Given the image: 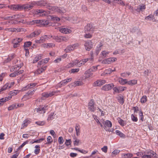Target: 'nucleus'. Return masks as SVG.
<instances>
[{"label": "nucleus", "mask_w": 158, "mask_h": 158, "mask_svg": "<svg viewBox=\"0 0 158 158\" xmlns=\"http://www.w3.org/2000/svg\"><path fill=\"white\" fill-rule=\"evenodd\" d=\"M43 3L44 5H43V6H45L49 10L60 14H62L64 13V10L62 8L58 7L57 6H51L50 3H47L46 1H44Z\"/></svg>", "instance_id": "1"}, {"label": "nucleus", "mask_w": 158, "mask_h": 158, "mask_svg": "<svg viewBox=\"0 0 158 158\" xmlns=\"http://www.w3.org/2000/svg\"><path fill=\"white\" fill-rule=\"evenodd\" d=\"M43 1H41L38 2H32L30 5H25L22 6L23 9H28L29 10L31 9L34 6L37 5L40 6H43Z\"/></svg>", "instance_id": "2"}, {"label": "nucleus", "mask_w": 158, "mask_h": 158, "mask_svg": "<svg viewBox=\"0 0 158 158\" xmlns=\"http://www.w3.org/2000/svg\"><path fill=\"white\" fill-rule=\"evenodd\" d=\"M156 154L152 150L145 152L143 156V158H151L152 157H156Z\"/></svg>", "instance_id": "3"}, {"label": "nucleus", "mask_w": 158, "mask_h": 158, "mask_svg": "<svg viewBox=\"0 0 158 158\" xmlns=\"http://www.w3.org/2000/svg\"><path fill=\"white\" fill-rule=\"evenodd\" d=\"M79 46V45L78 44L69 45L64 50V51L66 52H69L76 49Z\"/></svg>", "instance_id": "4"}, {"label": "nucleus", "mask_w": 158, "mask_h": 158, "mask_svg": "<svg viewBox=\"0 0 158 158\" xmlns=\"http://www.w3.org/2000/svg\"><path fill=\"white\" fill-rule=\"evenodd\" d=\"M8 7L12 10H21L23 9L22 6L21 5H13L8 6Z\"/></svg>", "instance_id": "5"}, {"label": "nucleus", "mask_w": 158, "mask_h": 158, "mask_svg": "<svg viewBox=\"0 0 158 158\" xmlns=\"http://www.w3.org/2000/svg\"><path fill=\"white\" fill-rule=\"evenodd\" d=\"M94 31V28L91 24H87L85 27V33H93Z\"/></svg>", "instance_id": "6"}, {"label": "nucleus", "mask_w": 158, "mask_h": 158, "mask_svg": "<svg viewBox=\"0 0 158 158\" xmlns=\"http://www.w3.org/2000/svg\"><path fill=\"white\" fill-rule=\"evenodd\" d=\"M48 109L47 106H44L43 107L35 108L34 111H36L37 112L40 114L44 113L45 112L46 110Z\"/></svg>", "instance_id": "7"}, {"label": "nucleus", "mask_w": 158, "mask_h": 158, "mask_svg": "<svg viewBox=\"0 0 158 158\" xmlns=\"http://www.w3.org/2000/svg\"><path fill=\"white\" fill-rule=\"evenodd\" d=\"M117 60L115 57H110L103 60L102 63L103 64H110L111 62L115 61Z\"/></svg>", "instance_id": "8"}, {"label": "nucleus", "mask_w": 158, "mask_h": 158, "mask_svg": "<svg viewBox=\"0 0 158 158\" xmlns=\"http://www.w3.org/2000/svg\"><path fill=\"white\" fill-rule=\"evenodd\" d=\"M51 35H44L42 36L39 40H37L36 42L37 43H41L44 42L46 40L50 39L51 37Z\"/></svg>", "instance_id": "9"}, {"label": "nucleus", "mask_w": 158, "mask_h": 158, "mask_svg": "<svg viewBox=\"0 0 158 158\" xmlns=\"http://www.w3.org/2000/svg\"><path fill=\"white\" fill-rule=\"evenodd\" d=\"M88 109L93 112H94L96 109L94 100L92 99L88 103Z\"/></svg>", "instance_id": "10"}, {"label": "nucleus", "mask_w": 158, "mask_h": 158, "mask_svg": "<svg viewBox=\"0 0 158 158\" xmlns=\"http://www.w3.org/2000/svg\"><path fill=\"white\" fill-rule=\"evenodd\" d=\"M85 49L88 51L93 48V43L91 40H88L85 42L84 44Z\"/></svg>", "instance_id": "11"}, {"label": "nucleus", "mask_w": 158, "mask_h": 158, "mask_svg": "<svg viewBox=\"0 0 158 158\" xmlns=\"http://www.w3.org/2000/svg\"><path fill=\"white\" fill-rule=\"evenodd\" d=\"M35 91V90H30L28 91L27 93L26 94L24 95L22 99H23L24 100H26L28 99L29 98H31V97H28V96L32 95Z\"/></svg>", "instance_id": "12"}, {"label": "nucleus", "mask_w": 158, "mask_h": 158, "mask_svg": "<svg viewBox=\"0 0 158 158\" xmlns=\"http://www.w3.org/2000/svg\"><path fill=\"white\" fill-rule=\"evenodd\" d=\"M35 14L40 16H44L47 15V13L42 9L37 10L35 12Z\"/></svg>", "instance_id": "13"}, {"label": "nucleus", "mask_w": 158, "mask_h": 158, "mask_svg": "<svg viewBox=\"0 0 158 158\" xmlns=\"http://www.w3.org/2000/svg\"><path fill=\"white\" fill-rule=\"evenodd\" d=\"M79 64V61L78 60H76L72 61V63H70L68 64L66 66V68H69L71 67H73L74 66H76L78 67V65Z\"/></svg>", "instance_id": "14"}, {"label": "nucleus", "mask_w": 158, "mask_h": 158, "mask_svg": "<svg viewBox=\"0 0 158 158\" xmlns=\"http://www.w3.org/2000/svg\"><path fill=\"white\" fill-rule=\"evenodd\" d=\"M114 86L112 83L106 84L102 88V89L104 91H108L111 89Z\"/></svg>", "instance_id": "15"}, {"label": "nucleus", "mask_w": 158, "mask_h": 158, "mask_svg": "<svg viewBox=\"0 0 158 158\" xmlns=\"http://www.w3.org/2000/svg\"><path fill=\"white\" fill-rule=\"evenodd\" d=\"M55 92V91L44 92L42 94V96L43 97L48 98L54 95Z\"/></svg>", "instance_id": "16"}, {"label": "nucleus", "mask_w": 158, "mask_h": 158, "mask_svg": "<svg viewBox=\"0 0 158 158\" xmlns=\"http://www.w3.org/2000/svg\"><path fill=\"white\" fill-rule=\"evenodd\" d=\"M41 31L40 30H35L34 32H32L29 35L28 37L32 38L39 35L41 33Z\"/></svg>", "instance_id": "17"}, {"label": "nucleus", "mask_w": 158, "mask_h": 158, "mask_svg": "<svg viewBox=\"0 0 158 158\" xmlns=\"http://www.w3.org/2000/svg\"><path fill=\"white\" fill-rule=\"evenodd\" d=\"M59 31L60 32L66 34L70 33L71 32L70 29L64 27L60 28Z\"/></svg>", "instance_id": "18"}, {"label": "nucleus", "mask_w": 158, "mask_h": 158, "mask_svg": "<svg viewBox=\"0 0 158 158\" xmlns=\"http://www.w3.org/2000/svg\"><path fill=\"white\" fill-rule=\"evenodd\" d=\"M104 129L107 131H110L109 129H106V127L109 128L112 127V124L111 122L109 120H106L104 123Z\"/></svg>", "instance_id": "19"}, {"label": "nucleus", "mask_w": 158, "mask_h": 158, "mask_svg": "<svg viewBox=\"0 0 158 158\" xmlns=\"http://www.w3.org/2000/svg\"><path fill=\"white\" fill-rule=\"evenodd\" d=\"M11 98V97L9 96L0 99V106L3 105L6 101L10 100Z\"/></svg>", "instance_id": "20"}, {"label": "nucleus", "mask_w": 158, "mask_h": 158, "mask_svg": "<svg viewBox=\"0 0 158 158\" xmlns=\"http://www.w3.org/2000/svg\"><path fill=\"white\" fill-rule=\"evenodd\" d=\"M83 83L81 81H77L74 82L69 85V87H74L76 86L81 85H83Z\"/></svg>", "instance_id": "21"}, {"label": "nucleus", "mask_w": 158, "mask_h": 158, "mask_svg": "<svg viewBox=\"0 0 158 158\" xmlns=\"http://www.w3.org/2000/svg\"><path fill=\"white\" fill-rule=\"evenodd\" d=\"M75 130L77 136H79L81 133V129L79 125L76 124L75 126Z\"/></svg>", "instance_id": "22"}, {"label": "nucleus", "mask_w": 158, "mask_h": 158, "mask_svg": "<svg viewBox=\"0 0 158 158\" xmlns=\"http://www.w3.org/2000/svg\"><path fill=\"white\" fill-rule=\"evenodd\" d=\"M123 88V87L121 86L115 87L113 88V89L114 92L119 93L124 90V89Z\"/></svg>", "instance_id": "23"}, {"label": "nucleus", "mask_w": 158, "mask_h": 158, "mask_svg": "<svg viewBox=\"0 0 158 158\" xmlns=\"http://www.w3.org/2000/svg\"><path fill=\"white\" fill-rule=\"evenodd\" d=\"M48 24V21L47 20H40V25H37L40 27H43Z\"/></svg>", "instance_id": "24"}, {"label": "nucleus", "mask_w": 158, "mask_h": 158, "mask_svg": "<svg viewBox=\"0 0 158 158\" xmlns=\"http://www.w3.org/2000/svg\"><path fill=\"white\" fill-rule=\"evenodd\" d=\"M146 6L145 5H142L139 6L136 9V10L138 12H140V11H143L145 9Z\"/></svg>", "instance_id": "25"}, {"label": "nucleus", "mask_w": 158, "mask_h": 158, "mask_svg": "<svg viewBox=\"0 0 158 158\" xmlns=\"http://www.w3.org/2000/svg\"><path fill=\"white\" fill-rule=\"evenodd\" d=\"M46 66L42 67L40 69H38L35 72V74H38L42 73L46 69Z\"/></svg>", "instance_id": "26"}, {"label": "nucleus", "mask_w": 158, "mask_h": 158, "mask_svg": "<svg viewBox=\"0 0 158 158\" xmlns=\"http://www.w3.org/2000/svg\"><path fill=\"white\" fill-rule=\"evenodd\" d=\"M88 61L87 59H84L79 61V64L78 65V67H80L82 65L84 64L87 62Z\"/></svg>", "instance_id": "27"}, {"label": "nucleus", "mask_w": 158, "mask_h": 158, "mask_svg": "<svg viewBox=\"0 0 158 158\" xmlns=\"http://www.w3.org/2000/svg\"><path fill=\"white\" fill-rule=\"evenodd\" d=\"M137 81L135 79L127 81V84L130 85L132 86L137 84Z\"/></svg>", "instance_id": "28"}, {"label": "nucleus", "mask_w": 158, "mask_h": 158, "mask_svg": "<svg viewBox=\"0 0 158 158\" xmlns=\"http://www.w3.org/2000/svg\"><path fill=\"white\" fill-rule=\"evenodd\" d=\"M19 106V104L16 105V104H13L10 106L8 108V110H11L15 109H16Z\"/></svg>", "instance_id": "29"}, {"label": "nucleus", "mask_w": 158, "mask_h": 158, "mask_svg": "<svg viewBox=\"0 0 158 158\" xmlns=\"http://www.w3.org/2000/svg\"><path fill=\"white\" fill-rule=\"evenodd\" d=\"M30 123V121L28 119H26L24 121L23 123L22 124V127H21V128L22 129L23 128L26 127L27 125Z\"/></svg>", "instance_id": "30"}, {"label": "nucleus", "mask_w": 158, "mask_h": 158, "mask_svg": "<svg viewBox=\"0 0 158 158\" xmlns=\"http://www.w3.org/2000/svg\"><path fill=\"white\" fill-rule=\"evenodd\" d=\"M89 69L86 71L85 73V78H88L93 75V73Z\"/></svg>", "instance_id": "31"}, {"label": "nucleus", "mask_w": 158, "mask_h": 158, "mask_svg": "<svg viewBox=\"0 0 158 158\" xmlns=\"http://www.w3.org/2000/svg\"><path fill=\"white\" fill-rule=\"evenodd\" d=\"M119 82L122 85H124L127 83V80L123 79L122 78H119L118 79Z\"/></svg>", "instance_id": "32"}, {"label": "nucleus", "mask_w": 158, "mask_h": 158, "mask_svg": "<svg viewBox=\"0 0 158 158\" xmlns=\"http://www.w3.org/2000/svg\"><path fill=\"white\" fill-rule=\"evenodd\" d=\"M9 89V88L6 83L0 89V94L2 93L4 91L8 89Z\"/></svg>", "instance_id": "33"}, {"label": "nucleus", "mask_w": 158, "mask_h": 158, "mask_svg": "<svg viewBox=\"0 0 158 158\" xmlns=\"http://www.w3.org/2000/svg\"><path fill=\"white\" fill-rule=\"evenodd\" d=\"M51 38L55 40L56 42L60 43L61 42V36H50Z\"/></svg>", "instance_id": "34"}, {"label": "nucleus", "mask_w": 158, "mask_h": 158, "mask_svg": "<svg viewBox=\"0 0 158 158\" xmlns=\"http://www.w3.org/2000/svg\"><path fill=\"white\" fill-rule=\"evenodd\" d=\"M19 93V91L18 90H14L12 91H10L9 92V94L10 95V96L12 97V96H15Z\"/></svg>", "instance_id": "35"}, {"label": "nucleus", "mask_w": 158, "mask_h": 158, "mask_svg": "<svg viewBox=\"0 0 158 158\" xmlns=\"http://www.w3.org/2000/svg\"><path fill=\"white\" fill-rule=\"evenodd\" d=\"M93 33L88 32L85 33L84 35V37L86 39H90L92 37V33Z\"/></svg>", "instance_id": "36"}, {"label": "nucleus", "mask_w": 158, "mask_h": 158, "mask_svg": "<svg viewBox=\"0 0 158 158\" xmlns=\"http://www.w3.org/2000/svg\"><path fill=\"white\" fill-rule=\"evenodd\" d=\"M102 46V44L101 43H100L97 46L96 49V53L97 54H98L100 51L101 50Z\"/></svg>", "instance_id": "37"}, {"label": "nucleus", "mask_w": 158, "mask_h": 158, "mask_svg": "<svg viewBox=\"0 0 158 158\" xmlns=\"http://www.w3.org/2000/svg\"><path fill=\"white\" fill-rule=\"evenodd\" d=\"M74 141H73V144L74 146H78L80 142V140L75 136L73 138Z\"/></svg>", "instance_id": "38"}, {"label": "nucleus", "mask_w": 158, "mask_h": 158, "mask_svg": "<svg viewBox=\"0 0 158 158\" xmlns=\"http://www.w3.org/2000/svg\"><path fill=\"white\" fill-rule=\"evenodd\" d=\"M42 57L41 56L39 55L36 56L33 61V63H35L37 62L38 60L41 59Z\"/></svg>", "instance_id": "39"}, {"label": "nucleus", "mask_w": 158, "mask_h": 158, "mask_svg": "<svg viewBox=\"0 0 158 158\" xmlns=\"http://www.w3.org/2000/svg\"><path fill=\"white\" fill-rule=\"evenodd\" d=\"M35 148H36L34 152L36 154H38L40 151V146L39 145H36L35 146Z\"/></svg>", "instance_id": "40"}, {"label": "nucleus", "mask_w": 158, "mask_h": 158, "mask_svg": "<svg viewBox=\"0 0 158 158\" xmlns=\"http://www.w3.org/2000/svg\"><path fill=\"white\" fill-rule=\"evenodd\" d=\"M118 101L121 104H123L124 102L123 98L121 96H119L117 98Z\"/></svg>", "instance_id": "41"}, {"label": "nucleus", "mask_w": 158, "mask_h": 158, "mask_svg": "<svg viewBox=\"0 0 158 158\" xmlns=\"http://www.w3.org/2000/svg\"><path fill=\"white\" fill-rule=\"evenodd\" d=\"M147 100V97L146 96H143L141 98L140 101L142 103H144L146 102Z\"/></svg>", "instance_id": "42"}, {"label": "nucleus", "mask_w": 158, "mask_h": 158, "mask_svg": "<svg viewBox=\"0 0 158 158\" xmlns=\"http://www.w3.org/2000/svg\"><path fill=\"white\" fill-rule=\"evenodd\" d=\"M32 43L31 41H27L24 43V48H26L29 47L31 44Z\"/></svg>", "instance_id": "43"}, {"label": "nucleus", "mask_w": 158, "mask_h": 158, "mask_svg": "<svg viewBox=\"0 0 158 158\" xmlns=\"http://www.w3.org/2000/svg\"><path fill=\"white\" fill-rule=\"evenodd\" d=\"M131 74V73L129 72H127L126 73H122L121 74V76L124 77H127L128 76Z\"/></svg>", "instance_id": "44"}, {"label": "nucleus", "mask_w": 158, "mask_h": 158, "mask_svg": "<svg viewBox=\"0 0 158 158\" xmlns=\"http://www.w3.org/2000/svg\"><path fill=\"white\" fill-rule=\"evenodd\" d=\"M40 20H35L31 22V24L32 25L37 24L38 25H40Z\"/></svg>", "instance_id": "45"}, {"label": "nucleus", "mask_w": 158, "mask_h": 158, "mask_svg": "<svg viewBox=\"0 0 158 158\" xmlns=\"http://www.w3.org/2000/svg\"><path fill=\"white\" fill-rule=\"evenodd\" d=\"M50 17L51 19L53 21H59L60 20V19L57 17L54 16H51Z\"/></svg>", "instance_id": "46"}, {"label": "nucleus", "mask_w": 158, "mask_h": 158, "mask_svg": "<svg viewBox=\"0 0 158 158\" xmlns=\"http://www.w3.org/2000/svg\"><path fill=\"white\" fill-rule=\"evenodd\" d=\"M115 71V68H114L113 69H109L107 70H105L106 73V74H110L112 72L114 71Z\"/></svg>", "instance_id": "47"}, {"label": "nucleus", "mask_w": 158, "mask_h": 158, "mask_svg": "<svg viewBox=\"0 0 158 158\" xmlns=\"http://www.w3.org/2000/svg\"><path fill=\"white\" fill-rule=\"evenodd\" d=\"M69 40L68 37L61 36V42L63 41L67 42Z\"/></svg>", "instance_id": "48"}, {"label": "nucleus", "mask_w": 158, "mask_h": 158, "mask_svg": "<svg viewBox=\"0 0 158 158\" xmlns=\"http://www.w3.org/2000/svg\"><path fill=\"white\" fill-rule=\"evenodd\" d=\"M117 135H119L120 137H125L124 135L121 132L118 130H116L115 131Z\"/></svg>", "instance_id": "49"}, {"label": "nucleus", "mask_w": 158, "mask_h": 158, "mask_svg": "<svg viewBox=\"0 0 158 158\" xmlns=\"http://www.w3.org/2000/svg\"><path fill=\"white\" fill-rule=\"evenodd\" d=\"M93 85L94 86H101V85L100 81L99 80H97L95 81L93 84Z\"/></svg>", "instance_id": "50"}, {"label": "nucleus", "mask_w": 158, "mask_h": 158, "mask_svg": "<svg viewBox=\"0 0 158 158\" xmlns=\"http://www.w3.org/2000/svg\"><path fill=\"white\" fill-rule=\"evenodd\" d=\"M109 52L108 51H103L102 52L101 54L102 56H103L104 58L106 57L107 55L109 54Z\"/></svg>", "instance_id": "51"}, {"label": "nucleus", "mask_w": 158, "mask_h": 158, "mask_svg": "<svg viewBox=\"0 0 158 158\" xmlns=\"http://www.w3.org/2000/svg\"><path fill=\"white\" fill-rule=\"evenodd\" d=\"M44 46L47 48L53 47H55V44L53 43H48L44 44Z\"/></svg>", "instance_id": "52"}, {"label": "nucleus", "mask_w": 158, "mask_h": 158, "mask_svg": "<svg viewBox=\"0 0 158 158\" xmlns=\"http://www.w3.org/2000/svg\"><path fill=\"white\" fill-rule=\"evenodd\" d=\"M118 123L122 126H124L125 125V123L124 121L121 119V118H119L118 119Z\"/></svg>", "instance_id": "53"}, {"label": "nucleus", "mask_w": 158, "mask_h": 158, "mask_svg": "<svg viewBox=\"0 0 158 158\" xmlns=\"http://www.w3.org/2000/svg\"><path fill=\"white\" fill-rule=\"evenodd\" d=\"M133 155L131 153L124 154L123 155L124 158H130Z\"/></svg>", "instance_id": "54"}, {"label": "nucleus", "mask_w": 158, "mask_h": 158, "mask_svg": "<svg viewBox=\"0 0 158 158\" xmlns=\"http://www.w3.org/2000/svg\"><path fill=\"white\" fill-rule=\"evenodd\" d=\"M151 71L149 69H147L144 72V76L147 77L149 75V74L151 73Z\"/></svg>", "instance_id": "55"}, {"label": "nucleus", "mask_w": 158, "mask_h": 158, "mask_svg": "<svg viewBox=\"0 0 158 158\" xmlns=\"http://www.w3.org/2000/svg\"><path fill=\"white\" fill-rule=\"evenodd\" d=\"M58 141L59 144H62L64 142V139L62 137H60L58 138Z\"/></svg>", "instance_id": "56"}, {"label": "nucleus", "mask_w": 158, "mask_h": 158, "mask_svg": "<svg viewBox=\"0 0 158 158\" xmlns=\"http://www.w3.org/2000/svg\"><path fill=\"white\" fill-rule=\"evenodd\" d=\"M153 17V15H150L145 17L146 19H148L150 21L152 20V19Z\"/></svg>", "instance_id": "57"}, {"label": "nucleus", "mask_w": 158, "mask_h": 158, "mask_svg": "<svg viewBox=\"0 0 158 158\" xmlns=\"http://www.w3.org/2000/svg\"><path fill=\"white\" fill-rule=\"evenodd\" d=\"M52 138L51 136H49L47 138V143H46L48 144H50L52 142Z\"/></svg>", "instance_id": "58"}, {"label": "nucleus", "mask_w": 158, "mask_h": 158, "mask_svg": "<svg viewBox=\"0 0 158 158\" xmlns=\"http://www.w3.org/2000/svg\"><path fill=\"white\" fill-rule=\"evenodd\" d=\"M6 75V73H2L0 74V81H2L3 79Z\"/></svg>", "instance_id": "59"}, {"label": "nucleus", "mask_w": 158, "mask_h": 158, "mask_svg": "<svg viewBox=\"0 0 158 158\" xmlns=\"http://www.w3.org/2000/svg\"><path fill=\"white\" fill-rule=\"evenodd\" d=\"M72 142L70 139H66V141L65 142V144L66 146H69L70 145L71 143Z\"/></svg>", "instance_id": "60"}, {"label": "nucleus", "mask_w": 158, "mask_h": 158, "mask_svg": "<svg viewBox=\"0 0 158 158\" xmlns=\"http://www.w3.org/2000/svg\"><path fill=\"white\" fill-rule=\"evenodd\" d=\"M35 123L39 126H43L44 125L45 122L44 121H39L36 122Z\"/></svg>", "instance_id": "61"}, {"label": "nucleus", "mask_w": 158, "mask_h": 158, "mask_svg": "<svg viewBox=\"0 0 158 158\" xmlns=\"http://www.w3.org/2000/svg\"><path fill=\"white\" fill-rule=\"evenodd\" d=\"M45 64L44 63V60H43L39 61L38 63V67H40L41 65H43Z\"/></svg>", "instance_id": "62"}, {"label": "nucleus", "mask_w": 158, "mask_h": 158, "mask_svg": "<svg viewBox=\"0 0 158 158\" xmlns=\"http://www.w3.org/2000/svg\"><path fill=\"white\" fill-rule=\"evenodd\" d=\"M131 118L132 120L135 122H136L138 120V118H137L135 117L134 115L133 114H132L131 116Z\"/></svg>", "instance_id": "63"}, {"label": "nucleus", "mask_w": 158, "mask_h": 158, "mask_svg": "<svg viewBox=\"0 0 158 158\" xmlns=\"http://www.w3.org/2000/svg\"><path fill=\"white\" fill-rule=\"evenodd\" d=\"M98 66H93L90 69H89V70L91 71V72H94L96 71L97 69Z\"/></svg>", "instance_id": "64"}]
</instances>
